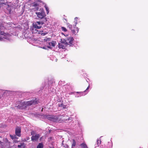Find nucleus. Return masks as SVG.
<instances>
[{
	"mask_svg": "<svg viewBox=\"0 0 148 148\" xmlns=\"http://www.w3.org/2000/svg\"><path fill=\"white\" fill-rule=\"evenodd\" d=\"M73 39L72 37H68L66 39H61L60 41V43H62L64 44H66L68 45V44L67 42H69L70 45H73Z\"/></svg>",
	"mask_w": 148,
	"mask_h": 148,
	"instance_id": "nucleus-1",
	"label": "nucleus"
},
{
	"mask_svg": "<svg viewBox=\"0 0 148 148\" xmlns=\"http://www.w3.org/2000/svg\"><path fill=\"white\" fill-rule=\"evenodd\" d=\"M36 13L37 17L40 19H42L46 16L45 12L43 9H41L39 12H36Z\"/></svg>",
	"mask_w": 148,
	"mask_h": 148,
	"instance_id": "nucleus-2",
	"label": "nucleus"
},
{
	"mask_svg": "<svg viewBox=\"0 0 148 148\" xmlns=\"http://www.w3.org/2000/svg\"><path fill=\"white\" fill-rule=\"evenodd\" d=\"M36 102H34V101L32 100L30 101H27V102H22V104H23L22 106L26 107L27 106H30L32 104H36Z\"/></svg>",
	"mask_w": 148,
	"mask_h": 148,
	"instance_id": "nucleus-3",
	"label": "nucleus"
},
{
	"mask_svg": "<svg viewBox=\"0 0 148 148\" xmlns=\"http://www.w3.org/2000/svg\"><path fill=\"white\" fill-rule=\"evenodd\" d=\"M67 26L71 30L72 33L73 34H75L78 32V29L77 28H76L75 30H73L72 27V25H71L68 23L67 24Z\"/></svg>",
	"mask_w": 148,
	"mask_h": 148,
	"instance_id": "nucleus-4",
	"label": "nucleus"
},
{
	"mask_svg": "<svg viewBox=\"0 0 148 148\" xmlns=\"http://www.w3.org/2000/svg\"><path fill=\"white\" fill-rule=\"evenodd\" d=\"M56 44V42L55 41H52L49 43V46H47V47L51 49V47H54Z\"/></svg>",
	"mask_w": 148,
	"mask_h": 148,
	"instance_id": "nucleus-5",
	"label": "nucleus"
},
{
	"mask_svg": "<svg viewBox=\"0 0 148 148\" xmlns=\"http://www.w3.org/2000/svg\"><path fill=\"white\" fill-rule=\"evenodd\" d=\"M40 136L39 134H37L35 135L32 136L31 139L32 141H37Z\"/></svg>",
	"mask_w": 148,
	"mask_h": 148,
	"instance_id": "nucleus-6",
	"label": "nucleus"
},
{
	"mask_svg": "<svg viewBox=\"0 0 148 148\" xmlns=\"http://www.w3.org/2000/svg\"><path fill=\"white\" fill-rule=\"evenodd\" d=\"M21 129L19 127H17L16 128L15 134L18 136L20 137L21 136Z\"/></svg>",
	"mask_w": 148,
	"mask_h": 148,
	"instance_id": "nucleus-7",
	"label": "nucleus"
},
{
	"mask_svg": "<svg viewBox=\"0 0 148 148\" xmlns=\"http://www.w3.org/2000/svg\"><path fill=\"white\" fill-rule=\"evenodd\" d=\"M66 44H64L62 43H59L58 44V47L59 48L64 49L67 46Z\"/></svg>",
	"mask_w": 148,
	"mask_h": 148,
	"instance_id": "nucleus-8",
	"label": "nucleus"
},
{
	"mask_svg": "<svg viewBox=\"0 0 148 148\" xmlns=\"http://www.w3.org/2000/svg\"><path fill=\"white\" fill-rule=\"evenodd\" d=\"M81 146L82 148H88L86 145L84 143H82Z\"/></svg>",
	"mask_w": 148,
	"mask_h": 148,
	"instance_id": "nucleus-9",
	"label": "nucleus"
},
{
	"mask_svg": "<svg viewBox=\"0 0 148 148\" xmlns=\"http://www.w3.org/2000/svg\"><path fill=\"white\" fill-rule=\"evenodd\" d=\"M24 143H21L20 145H18V148H21V147H23V148H24L25 146H24Z\"/></svg>",
	"mask_w": 148,
	"mask_h": 148,
	"instance_id": "nucleus-10",
	"label": "nucleus"
},
{
	"mask_svg": "<svg viewBox=\"0 0 148 148\" xmlns=\"http://www.w3.org/2000/svg\"><path fill=\"white\" fill-rule=\"evenodd\" d=\"M34 27L35 28H37V29H39L41 28V26L39 25L38 26L37 25V24L35 23L34 25Z\"/></svg>",
	"mask_w": 148,
	"mask_h": 148,
	"instance_id": "nucleus-11",
	"label": "nucleus"
},
{
	"mask_svg": "<svg viewBox=\"0 0 148 148\" xmlns=\"http://www.w3.org/2000/svg\"><path fill=\"white\" fill-rule=\"evenodd\" d=\"M44 7L45 8V9L46 10V11H47V14H48L49 12V8H48L47 5H45Z\"/></svg>",
	"mask_w": 148,
	"mask_h": 148,
	"instance_id": "nucleus-12",
	"label": "nucleus"
},
{
	"mask_svg": "<svg viewBox=\"0 0 148 148\" xmlns=\"http://www.w3.org/2000/svg\"><path fill=\"white\" fill-rule=\"evenodd\" d=\"M43 145L41 143H40L37 146V148H42Z\"/></svg>",
	"mask_w": 148,
	"mask_h": 148,
	"instance_id": "nucleus-13",
	"label": "nucleus"
},
{
	"mask_svg": "<svg viewBox=\"0 0 148 148\" xmlns=\"http://www.w3.org/2000/svg\"><path fill=\"white\" fill-rule=\"evenodd\" d=\"M76 143L75 140H73V143L72 145V148H73V147L75 146Z\"/></svg>",
	"mask_w": 148,
	"mask_h": 148,
	"instance_id": "nucleus-14",
	"label": "nucleus"
},
{
	"mask_svg": "<svg viewBox=\"0 0 148 148\" xmlns=\"http://www.w3.org/2000/svg\"><path fill=\"white\" fill-rule=\"evenodd\" d=\"M35 23L37 24V25H40V24H43L44 23L42 22L37 21Z\"/></svg>",
	"mask_w": 148,
	"mask_h": 148,
	"instance_id": "nucleus-15",
	"label": "nucleus"
},
{
	"mask_svg": "<svg viewBox=\"0 0 148 148\" xmlns=\"http://www.w3.org/2000/svg\"><path fill=\"white\" fill-rule=\"evenodd\" d=\"M51 39L50 38H46L44 39V40L45 41H49Z\"/></svg>",
	"mask_w": 148,
	"mask_h": 148,
	"instance_id": "nucleus-16",
	"label": "nucleus"
},
{
	"mask_svg": "<svg viewBox=\"0 0 148 148\" xmlns=\"http://www.w3.org/2000/svg\"><path fill=\"white\" fill-rule=\"evenodd\" d=\"M61 29L62 31H64V32H66L67 31V29L65 27H61Z\"/></svg>",
	"mask_w": 148,
	"mask_h": 148,
	"instance_id": "nucleus-17",
	"label": "nucleus"
},
{
	"mask_svg": "<svg viewBox=\"0 0 148 148\" xmlns=\"http://www.w3.org/2000/svg\"><path fill=\"white\" fill-rule=\"evenodd\" d=\"M97 145H99L101 143V141H100V140H97Z\"/></svg>",
	"mask_w": 148,
	"mask_h": 148,
	"instance_id": "nucleus-18",
	"label": "nucleus"
},
{
	"mask_svg": "<svg viewBox=\"0 0 148 148\" xmlns=\"http://www.w3.org/2000/svg\"><path fill=\"white\" fill-rule=\"evenodd\" d=\"M77 17H75V25L77 24Z\"/></svg>",
	"mask_w": 148,
	"mask_h": 148,
	"instance_id": "nucleus-19",
	"label": "nucleus"
},
{
	"mask_svg": "<svg viewBox=\"0 0 148 148\" xmlns=\"http://www.w3.org/2000/svg\"><path fill=\"white\" fill-rule=\"evenodd\" d=\"M31 135L34 136V131H32L31 132Z\"/></svg>",
	"mask_w": 148,
	"mask_h": 148,
	"instance_id": "nucleus-20",
	"label": "nucleus"
},
{
	"mask_svg": "<svg viewBox=\"0 0 148 148\" xmlns=\"http://www.w3.org/2000/svg\"><path fill=\"white\" fill-rule=\"evenodd\" d=\"M33 6H34L35 7H36L38 6V4L36 3H34V4L32 5Z\"/></svg>",
	"mask_w": 148,
	"mask_h": 148,
	"instance_id": "nucleus-21",
	"label": "nucleus"
},
{
	"mask_svg": "<svg viewBox=\"0 0 148 148\" xmlns=\"http://www.w3.org/2000/svg\"><path fill=\"white\" fill-rule=\"evenodd\" d=\"M61 34H62V35H64L65 37L68 36V35L66 34V35H65L63 33H61Z\"/></svg>",
	"mask_w": 148,
	"mask_h": 148,
	"instance_id": "nucleus-22",
	"label": "nucleus"
},
{
	"mask_svg": "<svg viewBox=\"0 0 148 148\" xmlns=\"http://www.w3.org/2000/svg\"><path fill=\"white\" fill-rule=\"evenodd\" d=\"M61 107H62L63 108H65V106H64V105H63L62 104H61Z\"/></svg>",
	"mask_w": 148,
	"mask_h": 148,
	"instance_id": "nucleus-23",
	"label": "nucleus"
},
{
	"mask_svg": "<svg viewBox=\"0 0 148 148\" xmlns=\"http://www.w3.org/2000/svg\"><path fill=\"white\" fill-rule=\"evenodd\" d=\"M43 49H47V48L45 47H41Z\"/></svg>",
	"mask_w": 148,
	"mask_h": 148,
	"instance_id": "nucleus-24",
	"label": "nucleus"
},
{
	"mask_svg": "<svg viewBox=\"0 0 148 148\" xmlns=\"http://www.w3.org/2000/svg\"><path fill=\"white\" fill-rule=\"evenodd\" d=\"M38 8H36V9H35V10H34L35 11L37 10H38Z\"/></svg>",
	"mask_w": 148,
	"mask_h": 148,
	"instance_id": "nucleus-25",
	"label": "nucleus"
},
{
	"mask_svg": "<svg viewBox=\"0 0 148 148\" xmlns=\"http://www.w3.org/2000/svg\"><path fill=\"white\" fill-rule=\"evenodd\" d=\"M10 137H11V138H12V139H13L14 138L13 137V136L12 135H10Z\"/></svg>",
	"mask_w": 148,
	"mask_h": 148,
	"instance_id": "nucleus-26",
	"label": "nucleus"
},
{
	"mask_svg": "<svg viewBox=\"0 0 148 148\" xmlns=\"http://www.w3.org/2000/svg\"><path fill=\"white\" fill-rule=\"evenodd\" d=\"M89 87H90V86H89V85L88 86V87H87V88L86 90H88L89 88Z\"/></svg>",
	"mask_w": 148,
	"mask_h": 148,
	"instance_id": "nucleus-27",
	"label": "nucleus"
},
{
	"mask_svg": "<svg viewBox=\"0 0 148 148\" xmlns=\"http://www.w3.org/2000/svg\"><path fill=\"white\" fill-rule=\"evenodd\" d=\"M51 121H55V120H53V119H51Z\"/></svg>",
	"mask_w": 148,
	"mask_h": 148,
	"instance_id": "nucleus-28",
	"label": "nucleus"
},
{
	"mask_svg": "<svg viewBox=\"0 0 148 148\" xmlns=\"http://www.w3.org/2000/svg\"><path fill=\"white\" fill-rule=\"evenodd\" d=\"M29 138H28L27 139V140H29Z\"/></svg>",
	"mask_w": 148,
	"mask_h": 148,
	"instance_id": "nucleus-29",
	"label": "nucleus"
},
{
	"mask_svg": "<svg viewBox=\"0 0 148 148\" xmlns=\"http://www.w3.org/2000/svg\"><path fill=\"white\" fill-rule=\"evenodd\" d=\"M70 118H71V117H70V118H69V119H68V120L69 121V119H70Z\"/></svg>",
	"mask_w": 148,
	"mask_h": 148,
	"instance_id": "nucleus-30",
	"label": "nucleus"
}]
</instances>
